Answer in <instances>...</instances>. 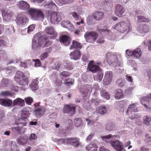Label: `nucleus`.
<instances>
[{
    "instance_id": "nucleus-1",
    "label": "nucleus",
    "mask_w": 151,
    "mask_h": 151,
    "mask_svg": "<svg viewBox=\"0 0 151 151\" xmlns=\"http://www.w3.org/2000/svg\"><path fill=\"white\" fill-rule=\"evenodd\" d=\"M28 120L27 118H21L16 121L15 124L18 125L11 128V131L13 133L17 132L19 134H23L26 130V128L24 127L26 126Z\"/></svg>"
},
{
    "instance_id": "nucleus-2",
    "label": "nucleus",
    "mask_w": 151,
    "mask_h": 151,
    "mask_svg": "<svg viewBox=\"0 0 151 151\" xmlns=\"http://www.w3.org/2000/svg\"><path fill=\"white\" fill-rule=\"evenodd\" d=\"M28 12L33 20H39L44 19V15L40 9L30 8L28 10Z\"/></svg>"
},
{
    "instance_id": "nucleus-3",
    "label": "nucleus",
    "mask_w": 151,
    "mask_h": 151,
    "mask_svg": "<svg viewBox=\"0 0 151 151\" xmlns=\"http://www.w3.org/2000/svg\"><path fill=\"white\" fill-rule=\"evenodd\" d=\"M105 60L109 64L115 67H119L121 65V63L119 61L116 56L111 53L106 54Z\"/></svg>"
},
{
    "instance_id": "nucleus-4",
    "label": "nucleus",
    "mask_w": 151,
    "mask_h": 151,
    "mask_svg": "<svg viewBox=\"0 0 151 151\" xmlns=\"http://www.w3.org/2000/svg\"><path fill=\"white\" fill-rule=\"evenodd\" d=\"M15 81L20 85H26L28 83L27 77L21 71H17L14 77Z\"/></svg>"
},
{
    "instance_id": "nucleus-5",
    "label": "nucleus",
    "mask_w": 151,
    "mask_h": 151,
    "mask_svg": "<svg viewBox=\"0 0 151 151\" xmlns=\"http://www.w3.org/2000/svg\"><path fill=\"white\" fill-rule=\"evenodd\" d=\"M84 36L87 42L93 43L97 39L98 35L96 32L92 31L86 32Z\"/></svg>"
},
{
    "instance_id": "nucleus-6",
    "label": "nucleus",
    "mask_w": 151,
    "mask_h": 151,
    "mask_svg": "<svg viewBox=\"0 0 151 151\" xmlns=\"http://www.w3.org/2000/svg\"><path fill=\"white\" fill-rule=\"evenodd\" d=\"M128 24L126 22L122 21L113 26L112 28L119 32H124L128 29Z\"/></svg>"
},
{
    "instance_id": "nucleus-7",
    "label": "nucleus",
    "mask_w": 151,
    "mask_h": 151,
    "mask_svg": "<svg viewBox=\"0 0 151 151\" xmlns=\"http://www.w3.org/2000/svg\"><path fill=\"white\" fill-rule=\"evenodd\" d=\"M76 107L72 104H66L64 107L63 112L70 116H73L75 113Z\"/></svg>"
},
{
    "instance_id": "nucleus-8",
    "label": "nucleus",
    "mask_w": 151,
    "mask_h": 151,
    "mask_svg": "<svg viewBox=\"0 0 151 151\" xmlns=\"http://www.w3.org/2000/svg\"><path fill=\"white\" fill-rule=\"evenodd\" d=\"M17 24L21 27L25 26L28 23L29 19L25 15L18 16L16 19Z\"/></svg>"
},
{
    "instance_id": "nucleus-9",
    "label": "nucleus",
    "mask_w": 151,
    "mask_h": 151,
    "mask_svg": "<svg viewBox=\"0 0 151 151\" xmlns=\"http://www.w3.org/2000/svg\"><path fill=\"white\" fill-rule=\"evenodd\" d=\"M62 19L61 14L58 12H53L50 14V20L53 24H58Z\"/></svg>"
},
{
    "instance_id": "nucleus-10",
    "label": "nucleus",
    "mask_w": 151,
    "mask_h": 151,
    "mask_svg": "<svg viewBox=\"0 0 151 151\" xmlns=\"http://www.w3.org/2000/svg\"><path fill=\"white\" fill-rule=\"evenodd\" d=\"M39 45L42 47H48L52 44L51 42L47 38L44 36L40 37L38 39Z\"/></svg>"
},
{
    "instance_id": "nucleus-11",
    "label": "nucleus",
    "mask_w": 151,
    "mask_h": 151,
    "mask_svg": "<svg viewBox=\"0 0 151 151\" xmlns=\"http://www.w3.org/2000/svg\"><path fill=\"white\" fill-rule=\"evenodd\" d=\"M92 90L91 85L86 84L81 86L80 92L85 96L90 94L92 92Z\"/></svg>"
},
{
    "instance_id": "nucleus-12",
    "label": "nucleus",
    "mask_w": 151,
    "mask_h": 151,
    "mask_svg": "<svg viewBox=\"0 0 151 151\" xmlns=\"http://www.w3.org/2000/svg\"><path fill=\"white\" fill-rule=\"evenodd\" d=\"M88 68L93 73H95L101 70L100 67L94 63L93 61H91L88 64Z\"/></svg>"
},
{
    "instance_id": "nucleus-13",
    "label": "nucleus",
    "mask_w": 151,
    "mask_h": 151,
    "mask_svg": "<svg viewBox=\"0 0 151 151\" xmlns=\"http://www.w3.org/2000/svg\"><path fill=\"white\" fill-rule=\"evenodd\" d=\"M3 19L6 21H9L14 14L13 12L9 10H6L2 9L1 10Z\"/></svg>"
},
{
    "instance_id": "nucleus-14",
    "label": "nucleus",
    "mask_w": 151,
    "mask_h": 151,
    "mask_svg": "<svg viewBox=\"0 0 151 151\" xmlns=\"http://www.w3.org/2000/svg\"><path fill=\"white\" fill-rule=\"evenodd\" d=\"M59 39L60 42L66 46H68L70 45L71 40V38L66 35L61 36Z\"/></svg>"
},
{
    "instance_id": "nucleus-15",
    "label": "nucleus",
    "mask_w": 151,
    "mask_h": 151,
    "mask_svg": "<svg viewBox=\"0 0 151 151\" xmlns=\"http://www.w3.org/2000/svg\"><path fill=\"white\" fill-rule=\"evenodd\" d=\"M124 12V9L122 5H116L115 12V15L119 17H121L123 16Z\"/></svg>"
},
{
    "instance_id": "nucleus-16",
    "label": "nucleus",
    "mask_w": 151,
    "mask_h": 151,
    "mask_svg": "<svg viewBox=\"0 0 151 151\" xmlns=\"http://www.w3.org/2000/svg\"><path fill=\"white\" fill-rule=\"evenodd\" d=\"M65 141L68 144L71 145L75 146H77L79 144V139L76 137L66 138L65 139Z\"/></svg>"
},
{
    "instance_id": "nucleus-17",
    "label": "nucleus",
    "mask_w": 151,
    "mask_h": 151,
    "mask_svg": "<svg viewBox=\"0 0 151 151\" xmlns=\"http://www.w3.org/2000/svg\"><path fill=\"white\" fill-rule=\"evenodd\" d=\"M45 31L47 34L52 35V37L50 38L51 39H55L58 36L57 33L55 32V29L52 26L47 27L46 28Z\"/></svg>"
},
{
    "instance_id": "nucleus-18",
    "label": "nucleus",
    "mask_w": 151,
    "mask_h": 151,
    "mask_svg": "<svg viewBox=\"0 0 151 151\" xmlns=\"http://www.w3.org/2000/svg\"><path fill=\"white\" fill-rule=\"evenodd\" d=\"M82 48V45L80 42L77 40H74L72 41V43L69 47L70 50L77 49L79 50Z\"/></svg>"
},
{
    "instance_id": "nucleus-19",
    "label": "nucleus",
    "mask_w": 151,
    "mask_h": 151,
    "mask_svg": "<svg viewBox=\"0 0 151 151\" xmlns=\"http://www.w3.org/2000/svg\"><path fill=\"white\" fill-rule=\"evenodd\" d=\"M17 5L20 9L23 10L28 9L30 7L29 4L26 1L23 0L19 1Z\"/></svg>"
},
{
    "instance_id": "nucleus-20",
    "label": "nucleus",
    "mask_w": 151,
    "mask_h": 151,
    "mask_svg": "<svg viewBox=\"0 0 151 151\" xmlns=\"http://www.w3.org/2000/svg\"><path fill=\"white\" fill-rule=\"evenodd\" d=\"M45 111V108L43 106H41L35 109L34 112L36 116L39 117L44 115Z\"/></svg>"
},
{
    "instance_id": "nucleus-21",
    "label": "nucleus",
    "mask_w": 151,
    "mask_h": 151,
    "mask_svg": "<svg viewBox=\"0 0 151 151\" xmlns=\"http://www.w3.org/2000/svg\"><path fill=\"white\" fill-rule=\"evenodd\" d=\"M12 100L8 99L0 98V104L4 106L10 107L13 104Z\"/></svg>"
},
{
    "instance_id": "nucleus-22",
    "label": "nucleus",
    "mask_w": 151,
    "mask_h": 151,
    "mask_svg": "<svg viewBox=\"0 0 151 151\" xmlns=\"http://www.w3.org/2000/svg\"><path fill=\"white\" fill-rule=\"evenodd\" d=\"M70 55L71 59L76 60L80 58L81 53L79 50H77L71 52L70 54Z\"/></svg>"
},
{
    "instance_id": "nucleus-23",
    "label": "nucleus",
    "mask_w": 151,
    "mask_h": 151,
    "mask_svg": "<svg viewBox=\"0 0 151 151\" xmlns=\"http://www.w3.org/2000/svg\"><path fill=\"white\" fill-rule=\"evenodd\" d=\"M111 146L113 147L116 151H119L124 148L121 145L119 141L116 140L111 142Z\"/></svg>"
},
{
    "instance_id": "nucleus-24",
    "label": "nucleus",
    "mask_w": 151,
    "mask_h": 151,
    "mask_svg": "<svg viewBox=\"0 0 151 151\" xmlns=\"http://www.w3.org/2000/svg\"><path fill=\"white\" fill-rule=\"evenodd\" d=\"M93 19L96 21H99L102 19L104 16V13L102 12L97 11L93 14Z\"/></svg>"
},
{
    "instance_id": "nucleus-25",
    "label": "nucleus",
    "mask_w": 151,
    "mask_h": 151,
    "mask_svg": "<svg viewBox=\"0 0 151 151\" xmlns=\"http://www.w3.org/2000/svg\"><path fill=\"white\" fill-rule=\"evenodd\" d=\"M98 147L95 143H91L86 147V150L88 151H97Z\"/></svg>"
},
{
    "instance_id": "nucleus-26",
    "label": "nucleus",
    "mask_w": 151,
    "mask_h": 151,
    "mask_svg": "<svg viewBox=\"0 0 151 151\" xmlns=\"http://www.w3.org/2000/svg\"><path fill=\"white\" fill-rule=\"evenodd\" d=\"M12 104L13 106L18 105L23 106L24 104V100L20 98H17L14 100Z\"/></svg>"
},
{
    "instance_id": "nucleus-27",
    "label": "nucleus",
    "mask_w": 151,
    "mask_h": 151,
    "mask_svg": "<svg viewBox=\"0 0 151 151\" xmlns=\"http://www.w3.org/2000/svg\"><path fill=\"white\" fill-rule=\"evenodd\" d=\"M137 104L136 103H134L130 105L128 107L126 113L128 114L129 112L131 113L137 111V109L136 106Z\"/></svg>"
},
{
    "instance_id": "nucleus-28",
    "label": "nucleus",
    "mask_w": 151,
    "mask_h": 151,
    "mask_svg": "<svg viewBox=\"0 0 151 151\" xmlns=\"http://www.w3.org/2000/svg\"><path fill=\"white\" fill-rule=\"evenodd\" d=\"M17 140L18 143L24 145L27 143L28 138L26 136H21L17 138Z\"/></svg>"
},
{
    "instance_id": "nucleus-29",
    "label": "nucleus",
    "mask_w": 151,
    "mask_h": 151,
    "mask_svg": "<svg viewBox=\"0 0 151 151\" xmlns=\"http://www.w3.org/2000/svg\"><path fill=\"white\" fill-rule=\"evenodd\" d=\"M71 74V73L69 72L64 71L61 72L59 76L62 80H65L66 78L69 77Z\"/></svg>"
},
{
    "instance_id": "nucleus-30",
    "label": "nucleus",
    "mask_w": 151,
    "mask_h": 151,
    "mask_svg": "<svg viewBox=\"0 0 151 151\" xmlns=\"http://www.w3.org/2000/svg\"><path fill=\"white\" fill-rule=\"evenodd\" d=\"M124 96L123 90L118 89L116 90V93L115 95V97L117 99H119L123 98Z\"/></svg>"
},
{
    "instance_id": "nucleus-31",
    "label": "nucleus",
    "mask_w": 151,
    "mask_h": 151,
    "mask_svg": "<svg viewBox=\"0 0 151 151\" xmlns=\"http://www.w3.org/2000/svg\"><path fill=\"white\" fill-rule=\"evenodd\" d=\"M112 73L110 71H107L105 73V76L103 81H106V82L109 83L111 80Z\"/></svg>"
},
{
    "instance_id": "nucleus-32",
    "label": "nucleus",
    "mask_w": 151,
    "mask_h": 151,
    "mask_svg": "<svg viewBox=\"0 0 151 151\" xmlns=\"http://www.w3.org/2000/svg\"><path fill=\"white\" fill-rule=\"evenodd\" d=\"M142 55V52L139 48H137L133 51V57L134 58H137Z\"/></svg>"
},
{
    "instance_id": "nucleus-33",
    "label": "nucleus",
    "mask_w": 151,
    "mask_h": 151,
    "mask_svg": "<svg viewBox=\"0 0 151 151\" xmlns=\"http://www.w3.org/2000/svg\"><path fill=\"white\" fill-rule=\"evenodd\" d=\"M143 120V123L145 124L147 126L150 125L151 122V116L149 115L145 116Z\"/></svg>"
},
{
    "instance_id": "nucleus-34",
    "label": "nucleus",
    "mask_w": 151,
    "mask_h": 151,
    "mask_svg": "<svg viewBox=\"0 0 151 151\" xmlns=\"http://www.w3.org/2000/svg\"><path fill=\"white\" fill-rule=\"evenodd\" d=\"M100 94L101 96L104 98L106 99H109L110 98V95L106 90L102 89L101 90Z\"/></svg>"
},
{
    "instance_id": "nucleus-35",
    "label": "nucleus",
    "mask_w": 151,
    "mask_h": 151,
    "mask_svg": "<svg viewBox=\"0 0 151 151\" xmlns=\"http://www.w3.org/2000/svg\"><path fill=\"white\" fill-rule=\"evenodd\" d=\"M101 70L99 71L97 73V76H94V79H96V80L98 82H100L102 80L103 73L101 72Z\"/></svg>"
},
{
    "instance_id": "nucleus-36",
    "label": "nucleus",
    "mask_w": 151,
    "mask_h": 151,
    "mask_svg": "<svg viewBox=\"0 0 151 151\" xmlns=\"http://www.w3.org/2000/svg\"><path fill=\"white\" fill-rule=\"evenodd\" d=\"M138 21L139 22H148L150 21L149 18H146L143 16H139L137 17Z\"/></svg>"
},
{
    "instance_id": "nucleus-37",
    "label": "nucleus",
    "mask_w": 151,
    "mask_h": 151,
    "mask_svg": "<svg viewBox=\"0 0 151 151\" xmlns=\"http://www.w3.org/2000/svg\"><path fill=\"white\" fill-rule=\"evenodd\" d=\"M106 128L108 130H111L116 128L115 124L111 123H107L106 125Z\"/></svg>"
},
{
    "instance_id": "nucleus-38",
    "label": "nucleus",
    "mask_w": 151,
    "mask_h": 151,
    "mask_svg": "<svg viewBox=\"0 0 151 151\" xmlns=\"http://www.w3.org/2000/svg\"><path fill=\"white\" fill-rule=\"evenodd\" d=\"M116 136L115 135L112 136L111 134H109L106 136L102 137L101 138L103 141L106 142H108L110 140V138L112 137H116Z\"/></svg>"
},
{
    "instance_id": "nucleus-39",
    "label": "nucleus",
    "mask_w": 151,
    "mask_h": 151,
    "mask_svg": "<svg viewBox=\"0 0 151 151\" xmlns=\"http://www.w3.org/2000/svg\"><path fill=\"white\" fill-rule=\"evenodd\" d=\"M140 27L141 30H142L145 33H147L150 30L148 26L145 24H140Z\"/></svg>"
},
{
    "instance_id": "nucleus-40",
    "label": "nucleus",
    "mask_w": 151,
    "mask_h": 151,
    "mask_svg": "<svg viewBox=\"0 0 151 151\" xmlns=\"http://www.w3.org/2000/svg\"><path fill=\"white\" fill-rule=\"evenodd\" d=\"M106 112V107L101 106L99 108L98 113L101 114H105Z\"/></svg>"
},
{
    "instance_id": "nucleus-41",
    "label": "nucleus",
    "mask_w": 151,
    "mask_h": 151,
    "mask_svg": "<svg viewBox=\"0 0 151 151\" xmlns=\"http://www.w3.org/2000/svg\"><path fill=\"white\" fill-rule=\"evenodd\" d=\"M74 122L76 127H79L82 123L81 119V118H75L74 119Z\"/></svg>"
},
{
    "instance_id": "nucleus-42",
    "label": "nucleus",
    "mask_w": 151,
    "mask_h": 151,
    "mask_svg": "<svg viewBox=\"0 0 151 151\" xmlns=\"http://www.w3.org/2000/svg\"><path fill=\"white\" fill-rule=\"evenodd\" d=\"M49 56V54L47 52H44L42 53L40 56V59L43 61L44 60L47 59Z\"/></svg>"
},
{
    "instance_id": "nucleus-43",
    "label": "nucleus",
    "mask_w": 151,
    "mask_h": 151,
    "mask_svg": "<svg viewBox=\"0 0 151 151\" xmlns=\"http://www.w3.org/2000/svg\"><path fill=\"white\" fill-rule=\"evenodd\" d=\"M0 95L5 97L12 96V93L8 91L1 92L0 93Z\"/></svg>"
},
{
    "instance_id": "nucleus-44",
    "label": "nucleus",
    "mask_w": 151,
    "mask_h": 151,
    "mask_svg": "<svg viewBox=\"0 0 151 151\" xmlns=\"http://www.w3.org/2000/svg\"><path fill=\"white\" fill-rule=\"evenodd\" d=\"M37 82V81L35 80L31 83L30 87L31 88H32L33 90H35L37 89L38 87Z\"/></svg>"
},
{
    "instance_id": "nucleus-45",
    "label": "nucleus",
    "mask_w": 151,
    "mask_h": 151,
    "mask_svg": "<svg viewBox=\"0 0 151 151\" xmlns=\"http://www.w3.org/2000/svg\"><path fill=\"white\" fill-rule=\"evenodd\" d=\"M100 100L98 99H92L90 101V104L93 105L97 106L99 105Z\"/></svg>"
},
{
    "instance_id": "nucleus-46",
    "label": "nucleus",
    "mask_w": 151,
    "mask_h": 151,
    "mask_svg": "<svg viewBox=\"0 0 151 151\" xmlns=\"http://www.w3.org/2000/svg\"><path fill=\"white\" fill-rule=\"evenodd\" d=\"M32 49L35 50H39L40 49L41 47L39 45V42L37 43L36 42H33L32 45Z\"/></svg>"
},
{
    "instance_id": "nucleus-47",
    "label": "nucleus",
    "mask_w": 151,
    "mask_h": 151,
    "mask_svg": "<svg viewBox=\"0 0 151 151\" xmlns=\"http://www.w3.org/2000/svg\"><path fill=\"white\" fill-rule=\"evenodd\" d=\"M26 104L28 105H30L33 101L32 98L31 97H28L25 99Z\"/></svg>"
},
{
    "instance_id": "nucleus-48",
    "label": "nucleus",
    "mask_w": 151,
    "mask_h": 151,
    "mask_svg": "<svg viewBox=\"0 0 151 151\" xmlns=\"http://www.w3.org/2000/svg\"><path fill=\"white\" fill-rule=\"evenodd\" d=\"M35 25L32 24L28 26L27 29V33H29L33 31L35 29Z\"/></svg>"
},
{
    "instance_id": "nucleus-49",
    "label": "nucleus",
    "mask_w": 151,
    "mask_h": 151,
    "mask_svg": "<svg viewBox=\"0 0 151 151\" xmlns=\"http://www.w3.org/2000/svg\"><path fill=\"white\" fill-rule=\"evenodd\" d=\"M116 82L118 86L121 87H122L124 84V81L121 79H119L117 80L116 81Z\"/></svg>"
},
{
    "instance_id": "nucleus-50",
    "label": "nucleus",
    "mask_w": 151,
    "mask_h": 151,
    "mask_svg": "<svg viewBox=\"0 0 151 151\" xmlns=\"http://www.w3.org/2000/svg\"><path fill=\"white\" fill-rule=\"evenodd\" d=\"M71 14L76 20H79L81 19V17L76 12H71Z\"/></svg>"
},
{
    "instance_id": "nucleus-51",
    "label": "nucleus",
    "mask_w": 151,
    "mask_h": 151,
    "mask_svg": "<svg viewBox=\"0 0 151 151\" xmlns=\"http://www.w3.org/2000/svg\"><path fill=\"white\" fill-rule=\"evenodd\" d=\"M60 3L62 4H65L73 1V0H59Z\"/></svg>"
},
{
    "instance_id": "nucleus-52",
    "label": "nucleus",
    "mask_w": 151,
    "mask_h": 151,
    "mask_svg": "<svg viewBox=\"0 0 151 151\" xmlns=\"http://www.w3.org/2000/svg\"><path fill=\"white\" fill-rule=\"evenodd\" d=\"M32 61L35 62V67H39L42 65L41 63L38 59H37L35 60H33Z\"/></svg>"
},
{
    "instance_id": "nucleus-53",
    "label": "nucleus",
    "mask_w": 151,
    "mask_h": 151,
    "mask_svg": "<svg viewBox=\"0 0 151 151\" xmlns=\"http://www.w3.org/2000/svg\"><path fill=\"white\" fill-rule=\"evenodd\" d=\"M48 6L50 8L54 9L56 7L55 3L52 1H50L48 4Z\"/></svg>"
},
{
    "instance_id": "nucleus-54",
    "label": "nucleus",
    "mask_w": 151,
    "mask_h": 151,
    "mask_svg": "<svg viewBox=\"0 0 151 151\" xmlns=\"http://www.w3.org/2000/svg\"><path fill=\"white\" fill-rule=\"evenodd\" d=\"M29 112L25 108H24L22 110V115L25 116H28Z\"/></svg>"
},
{
    "instance_id": "nucleus-55",
    "label": "nucleus",
    "mask_w": 151,
    "mask_h": 151,
    "mask_svg": "<svg viewBox=\"0 0 151 151\" xmlns=\"http://www.w3.org/2000/svg\"><path fill=\"white\" fill-rule=\"evenodd\" d=\"M72 121L70 119H68L66 122V124L67 128H69L72 124Z\"/></svg>"
},
{
    "instance_id": "nucleus-56",
    "label": "nucleus",
    "mask_w": 151,
    "mask_h": 151,
    "mask_svg": "<svg viewBox=\"0 0 151 151\" xmlns=\"http://www.w3.org/2000/svg\"><path fill=\"white\" fill-rule=\"evenodd\" d=\"M143 44L145 45H148V49L150 50H151V40H148L147 41V44L145 42H144L143 43Z\"/></svg>"
},
{
    "instance_id": "nucleus-57",
    "label": "nucleus",
    "mask_w": 151,
    "mask_h": 151,
    "mask_svg": "<svg viewBox=\"0 0 151 151\" xmlns=\"http://www.w3.org/2000/svg\"><path fill=\"white\" fill-rule=\"evenodd\" d=\"M69 78L65 79L64 80L65 81L63 83L67 86L73 85V83L72 81H69Z\"/></svg>"
},
{
    "instance_id": "nucleus-58",
    "label": "nucleus",
    "mask_w": 151,
    "mask_h": 151,
    "mask_svg": "<svg viewBox=\"0 0 151 151\" xmlns=\"http://www.w3.org/2000/svg\"><path fill=\"white\" fill-rule=\"evenodd\" d=\"M69 21H64L62 22L61 23V26L65 28H66L68 27V24Z\"/></svg>"
},
{
    "instance_id": "nucleus-59",
    "label": "nucleus",
    "mask_w": 151,
    "mask_h": 151,
    "mask_svg": "<svg viewBox=\"0 0 151 151\" xmlns=\"http://www.w3.org/2000/svg\"><path fill=\"white\" fill-rule=\"evenodd\" d=\"M93 14L91 16H89L88 17V18L86 19V21L88 24H89L90 23H91V21L93 20Z\"/></svg>"
},
{
    "instance_id": "nucleus-60",
    "label": "nucleus",
    "mask_w": 151,
    "mask_h": 151,
    "mask_svg": "<svg viewBox=\"0 0 151 151\" xmlns=\"http://www.w3.org/2000/svg\"><path fill=\"white\" fill-rule=\"evenodd\" d=\"M61 64L59 62H57L55 63L54 68L55 69H58L60 67Z\"/></svg>"
},
{
    "instance_id": "nucleus-61",
    "label": "nucleus",
    "mask_w": 151,
    "mask_h": 151,
    "mask_svg": "<svg viewBox=\"0 0 151 151\" xmlns=\"http://www.w3.org/2000/svg\"><path fill=\"white\" fill-rule=\"evenodd\" d=\"M63 83V81L62 80H59L56 79L55 81V83L58 86H61Z\"/></svg>"
},
{
    "instance_id": "nucleus-62",
    "label": "nucleus",
    "mask_w": 151,
    "mask_h": 151,
    "mask_svg": "<svg viewBox=\"0 0 151 151\" xmlns=\"http://www.w3.org/2000/svg\"><path fill=\"white\" fill-rule=\"evenodd\" d=\"M65 66L66 68L69 70H72L73 68V65L70 63H66Z\"/></svg>"
},
{
    "instance_id": "nucleus-63",
    "label": "nucleus",
    "mask_w": 151,
    "mask_h": 151,
    "mask_svg": "<svg viewBox=\"0 0 151 151\" xmlns=\"http://www.w3.org/2000/svg\"><path fill=\"white\" fill-rule=\"evenodd\" d=\"M126 77L127 80L128 81L131 83L133 81V79L131 76L127 75H126Z\"/></svg>"
},
{
    "instance_id": "nucleus-64",
    "label": "nucleus",
    "mask_w": 151,
    "mask_h": 151,
    "mask_svg": "<svg viewBox=\"0 0 151 151\" xmlns=\"http://www.w3.org/2000/svg\"><path fill=\"white\" fill-rule=\"evenodd\" d=\"M147 75L149 77V81L151 82V70L149 69L147 72Z\"/></svg>"
}]
</instances>
